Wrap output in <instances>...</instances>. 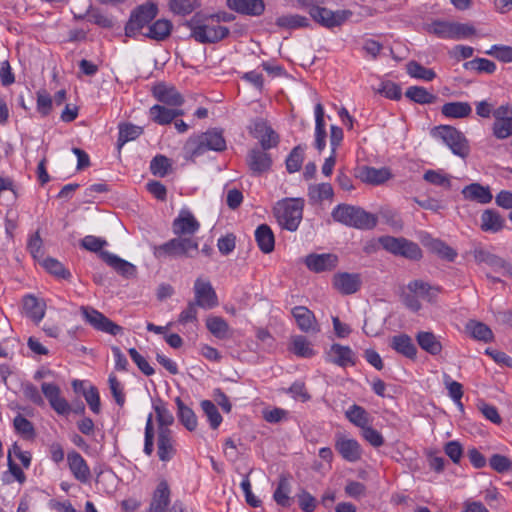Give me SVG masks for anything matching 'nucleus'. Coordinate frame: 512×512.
Returning a JSON list of instances; mask_svg holds the SVG:
<instances>
[{
    "label": "nucleus",
    "mask_w": 512,
    "mask_h": 512,
    "mask_svg": "<svg viewBox=\"0 0 512 512\" xmlns=\"http://www.w3.org/2000/svg\"><path fill=\"white\" fill-rule=\"evenodd\" d=\"M431 250L436 253L439 257L448 261H453L457 256L454 249L446 245L444 242L434 239L430 243Z\"/></svg>",
    "instance_id": "nucleus-61"
},
{
    "label": "nucleus",
    "mask_w": 512,
    "mask_h": 512,
    "mask_svg": "<svg viewBox=\"0 0 512 512\" xmlns=\"http://www.w3.org/2000/svg\"><path fill=\"white\" fill-rule=\"evenodd\" d=\"M338 262V256L333 253H311L304 259L307 268L315 273L332 271L337 267Z\"/></svg>",
    "instance_id": "nucleus-13"
},
{
    "label": "nucleus",
    "mask_w": 512,
    "mask_h": 512,
    "mask_svg": "<svg viewBox=\"0 0 512 512\" xmlns=\"http://www.w3.org/2000/svg\"><path fill=\"white\" fill-rule=\"evenodd\" d=\"M470 253L474 261L479 265L485 264L495 271L505 267V262L502 258L482 247H475Z\"/></svg>",
    "instance_id": "nucleus-27"
},
{
    "label": "nucleus",
    "mask_w": 512,
    "mask_h": 512,
    "mask_svg": "<svg viewBox=\"0 0 512 512\" xmlns=\"http://www.w3.org/2000/svg\"><path fill=\"white\" fill-rule=\"evenodd\" d=\"M195 304L204 309H211L218 305V298L210 281L197 278L194 283Z\"/></svg>",
    "instance_id": "nucleus-12"
},
{
    "label": "nucleus",
    "mask_w": 512,
    "mask_h": 512,
    "mask_svg": "<svg viewBox=\"0 0 512 512\" xmlns=\"http://www.w3.org/2000/svg\"><path fill=\"white\" fill-rule=\"evenodd\" d=\"M398 256H402L410 260H419L422 257V251L417 243L403 238Z\"/></svg>",
    "instance_id": "nucleus-60"
},
{
    "label": "nucleus",
    "mask_w": 512,
    "mask_h": 512,
    "mask_svg": "<svg viewBox=\"0 0 512 512\" xmlns=\"http://www.w3.org/2000/svg\"><path fill=\"white\" fill-rule=\"evenodd\" d=\"M23 310L27 317L36 324H39L45 316L46 302L32 294H28L23 298Z\"/></svg>",
    "instance_id": "nucleus-21"
},
{
    "label": "nucleus",
    "mask_w": 512,
    "mask_h": 512,
    "mask_svg": "<svg viewBox=\"0 0 512 512\" xmlns=\"http://www.w3.org/2000/svg\"><path fill=\"white\" fill-rule=\"evenodd\" d=\"M427 31L441 39L462 40L476 33L473 25L454 21L436 20L427 26Z\"/></svg>",
    "instance_id": "nucleus-5"
},
{
    "label": "nucleus",
    "mask_w": 512,
    "mask_h": 512,
    "mask_svg": "<svg viewBox=\"0 0 512 512\" xmlns=\"http://www.w3.org/2000/svg\"><path fill=\"white\" fill-rule=\"evenodd\" d=\"M201 6L200 0H169L168 7L176 15H188Z\"/></svg>",
    "instance_id": "nucleus-49"
},
{
    "label": "nucleus",
    "mask_w": 512,
    "mask_h": 512,
    "mask_svg": "<svg viewBox=\"0 0 512 512\" xmlns=\"http://www.w3.org/2000/svg\"><path fill=\"white\" fill-rule=\"evenodd\" d=\"M359 178L368 184L380 185L391 178L388 168L364 167L361 169Z\"/></svg>",
    "instance_id": "nucleus-32"
},
{
    "label": "nucleus",
    "mask_w": 512,
    "mask_h": 512,
    "mask_svg": "<svg viewBox=\"0 0 512 512\" xmlns=\"http://www.w3.org/2000/svg\"><path fill=\"white\" fill-rule=\"evenodd\" d=\"M185 26L191 31V37L202 44L217 43L226 38L230 31L217 23L210 14L196 13Z\"/></svg>",
    "instance_id": "nucleus-1"
},
{
    "label": "nucleus",
    "mask_w": 512,
    "mask_h": 512,
    "mask_svg": "<svg viewBox=\"0 0 512 512\" xmlns=\"http://www.w3.org/2000/svg\"><path fill=\"white\" fill-rule=\"evenodd\" d=\"M304 160V150L297 146L292 149L286 159V169L289 173H295L300 170Z\"/></svg>",
    "instance_id": "nucleus-58"
},
{
    "label": "nucleus",
    "mask_w": 512,
    "mask_h": 512,
    "mask_svg": "<svg viewBox=\"0 0 512 512\" xmlns=\"http://www.w3.org/2000/svg\"><path fill=\"white\" fill-rule=\"evenodd\" d=\"M171 169V161L164 155L155 156L150 163V170L153 175L164 177Z\"/></svg>",
    "instance_id": "nucleus-57"
},
{
    "label": "nucleus",
    "mask_w": 512,
    "mask_h": 512,
    "mask_svg": "<svg viewBox=\"0 0 512 512\" xmlns=\"http://www.w3.org/2000/svg\"><path fill=\"white\" fill-rule=\"evenodd\" d=\"M172 228L175 235H193L199 230L200 223L191 212L182 210L174 219Z\"/></svg>",
    "instance_id": "nucleus-18"
},
{
    "label": "nucleus",
    "mask_w": 512,
    "mask_h": 512,
    "mask_svg": "<svg viewBox=\"0 0 512 512\" xmlns=\"http://www.w3.org/2000/svg\"><path fill=\"white\" fill-rule=\"evenodd\" d=\"M251 134L258 139L263 150L274 148L279 143V136L272 127L264 120L254 122Z\"/></svg>",
    "instance_id": "nucleus-16"
},
{
    "label": "nucleus",
    "mask_w": 512,
    "mask_h": 512,
    "mask_svg": "<svg viewBox=\"0 0 512 512\" xmlns=\"http://www.w3.org/2000/svg\"><path fill=\"white\" fill-rule=\"evenodd\" d=\"M170 503V488L165 480L158 483L149 506V512H166Z\"/></svg>",
    "instance_id": "nucleus-24"
},
{
    "label": "nucleus",
    "mask_w": 512,
    "mask_h": 512,
    "mask_svg": "<svg viewBox=\"0 0 512 512\" xmlns=\"http://www.w3.org/2000/svg\"><path fill=\"white\" fill-rule=\"evenodd\" d=\"M199 243L196 238L176 237L155 248L156 257H194L198 253Z\"/></svg>",
    "instance_id": "nucleus-6"
},
{
    "label": "nucleus",
    "mask_w": 512,
    "mask_h": 512,
    "mask_svg": "<svg viewBox=\"0 0 512 512\" xmlns=\"http://www.w3.org/2000/svg\"><path fill=\"white\" fill-rule=\"evenodd\" d=\"M81 314L84 320L92 326L95 330L116 336L120 333H122L123 328L119 326L118 324L111 321L109 318H107L104 314L99 312L98 310L89 307V306H82Z\"/></svg>",
    "instance_id": "nucleus-10"
},
{
    "label": "nucleus",
    "mask_w": 512,
    "mask_h": 512,
    "mask_svg": "<svg viewBox=\"0 0 512 512\" xmlns=\"http://www.w3.org/2000/svg\"><path fill=\"white\" fill-rule=\"evenodd\" d=\"M377 92L388 99L399 100L401 98V88L391 81H383L377 88Z\"/></svg>",
    "instance_id": "nucleus-63"
},
{
    "label": "nucleus",
    "mask_w": 512,
    "mask_h": 512,
    "mask_svg": "<svg viewBox=\"0 0 512 512\" xmlns=\"http://www.w3.org/2000/svg\"><path fill=\"white\" fill-rule=\"evenodd\" d=\"M502 63L512 62V46L495 44L484 52Z\"/></svg>",
    "instance_id": "nucleus-54"
},
{
    "label": "nucleus",
    "mask_w": 512,
    "mask_h": 512,
    "mask_svg": "<svg viewBox=\"0 0 512 512\" xmlns=\"http://www.w3.org/2000/svg\"><path fill=\"white\" fill-rule=\"evenodd\" d=\"M407 289L413 293H416L420 299L427 302H434L440 293V288L432 286L422 280H413L408 283Z\"/></svg>",
    "instance_id": "nucleus-28"
},
{
    "label": "nucleus",
    "mask_w": 512,
    "mask_h": 512,
    "mask_svg": "<svg viewBox=\"0 0 512 512\" xmlns=\"http://www.w3.org/2000/svg\"><path fill=\"white\" fill-rule=\"evenodd\" d=\"M41 391L48 400L51 408L59 415L69 414L71 407L68 401L61 396L60 387L54 383L43 382Z\"/></svg>",
    "instance_id": "nucleus-14"
},
{
    "label": "nucleus",
    "mask_w": 512,
    "mask_h": 512,
    "mask_svg": "<svg viewBox=\"0 0 512 512\" xmlns=\"http://www.w3.org/2000/svg\"><path fill=\"white\" fill-rule=\"evenodd\" d=\"M184 114L181 109H171L162 105H154L149 110L150 118L159 125L170 124L178 116Z\"/></svg>",
    "instance_id": "nucleus-29"
},
{
    "label": "nucleus",
    "mask_w": 512,
    "mask_h": 512,
    "mask_svg": "<svg viewBox=\"0 0 512 512\" xmlns=\"http://www.w3.org/2000/svg\"><path fill=\"white\" fill-rule=\"evenodd\" d=\"M13 425L17 433L26 439H32L35 436V429L33 424L26 419L23 415L18 414L14 420Z\"/></svg>",
    "instance_id": "nucleus-55"
},
{
    "label": "nucleus",
    "mask_w": 512,
    "mask_h": 512,
    "mask_svg": "<svg viewBox=\"0 0 512 512\" xmlns=\"http://www.w3.org/2000/svg\"><path fill=\"white\" fill-rule=\"evenodd\" d=\"M345 415L351 423L361 429L370 423L369 414L363 407L356 404L350 406L346 410Z\"/></svg>",
    "instance_id": "nucleus-47"
},
{
    "label": "nucleus",
    "mask_w": 512,
    "mask_h": 512,
    "mask_svg": "<svg viewBox=\"0 0 512 512\" xmlns=\"http://www.w3.org/2000/svg\"><path fill=\"white\" fill-rule=\"evenodd\" d=\"M158 14V6L154 2H146L136 7L130 15L125 26V34L128 37H136L142 34V29L149 24Z\"/></svg>",
    "instance_id": "nucleus-8"
},
{
    "label": "nucleus",
    "mask_w": 512,
    "mask_h": 512,
    "mask_svg": "<svg viewBox=\"0 0 512 512\" xmlns=\"http://www.w3.org/2000/svg\"><path fill=\"white\" fill-rule=\"evenodd\" d=\"M156 96L159 101L173 106H180L183 103L182 96L174 88H158Z\"/></svg>",
    "instance_id": "nucleus-56"
},
{
    "label": "nucleus",
    "mask_w": 512,
    "mask_h": 512,
    "mask_svg": "<svg viewBox=\"0 0 512 512\" xmlns=\"http://www.w3.org/2000/svg\"><path fill=\"white\" fill-rule=\"evenodd\" d=\"M246 162L254 175H261L269 171L272 166L270 155L258 148H253L248 152Z\"/></svg>",
    "instance_id": "nucleus-19"
},
{
    "label": "nucleus",
    "mask_w": 512,
    "mask_h": 512,
    "mask_svg": "<svg viewBox=\"0 0 512 512\" xmlns=\"http://www.w3.org/2000/svg\"><path fill=\"white\" fill-rule=\"evenodd\" d=\"M43 266L49 273L59 278L68 279L71 276L70 272L65 269L63 264L54 258L45 259L43 262Z\"/></svg>",
    "instance_id": "nucleus-62"
},
{
    "label": "nucleus",
    "mask_w": 512,
    "mask_h": 512,
    "mask_svg": "<svg viewBox=\"0 0 512 512\" xmlns=\"http://www.w3.org/2000/svg\"><path fill=\"white\" fill-rule=\"evenodd\" d=\"M441 112L445 117L458 119L468 117L472 108L468 102H448L442 106Z\"/></svg>",
    "instance_id": "nucleus-40"
},
{
    "label": "nucleus",
    "mask_w": 512,
    "mask_h": 512,
    "mask_svg": "<svg viewBox=\"0 0 512 512\" xmlns=\"http://www.w3.org/2000/svg\"><path fill=\"white\" fill-rule=\"evenodd\" d=\"M69 469L75 479L86 483L90 478V468L85 459L76 451L69 452L67 455Z\"/></svg>",
    "instance_id": "nucleus-22"
},
{
    "label": "nucleus",
    "mask_w": 512,
    "mask_h": 512,
    "mask_svg": "<svg viewBox=\"0 0 512 512\" xmlns=\"http://www.w3.org/2000/svg\"><path fill=\"white\" fill-rule=\"evenodd\" d=\"M154 426H153V416L152 414H149L146 420L145 424V431H144V448L143 452L147 456H151L154 451Z\"/></svg>",
    "instance_id": "nucleus-59"
},
{
    "label": "nucleus",
    "mask_w": 512,
    "mask_h": 512,
    "mask_svg": "<svg viewBox=\"0 0 512 512\" xmlns=\"http://www.w3.org/2000/svg\"><path fill=\"white\" fill-rule=\"evenodd\" d=\"M309 19L298 14L281 15L276 19L275 24L284 29H298L309 26Z\"/></svg>",
    "instance_id": "nucleus-43"
},
{
    "label": "nucleus",
    "mask_w": 512,
    "mask_h": 512,
    "mask_svg": "<svg viewBox=\"0 0 512 512\" xmlns=\"http://www.w3.org/2000/svg\"><path fill=\"white\" fill-rule=\"evenodd\" d=\"M226 141L221 131L208 130L200 135L190 137L185 144V152L191 157H198L207 151H223Z\"/></svg>",
    "instance_id": "nucleus-3"
},
{
    "label": "nucleus",
    "mask_w": 512,
    "mask_h": 512,
    "mask_svg": "<svg viewBox=\"0 0 512 512\" xmlns=\"http://www.w3.org/2000/svg\"><path fill=\"white\" fill-rule=\"evenodd\" d=\"M463 67L466 70L475 71L477 73H486L493 74L497 67L496 64L486 58H476L470 61H467L463 64Z\"/></svg>",
    "instance_id": "nucleus-50"
},
{
    "label": "nucleus",
    "mask_w": 512,
    "mask_h": 512,
    "mask_svg": "<svg viewBox=\"0 0 512 512\" xmlns=\"http://www.w3.org/2000/svg\"><path fill=\"white\" fill-rule=\"evenodd\" d=\"M481 229L485 232L497 233L504 227V218L495 210L487 209L481 214Z\"/></svg>",
    "instance_id": "nucleus-33"
},
{
    "label": "nucleus",
    "mask_w": 512,
    "mask_h": 512,
    "mask_svg": "<svg viewBox=\"0 0 512 512\" xmlns=\"http://www.w3.org/2000/svg\"><path fill=\"white\" fill-rule=\"evenodd\" d=\"M335 221L357 229H372L377 225V217L360 207L339 204L332 210Z\"/></svg>",
    "instance_id": "nucleus-2"
},
{
    "label": "nucleus",
    "mask_w": 512,
    "mask_h": 512,
    "mask_svg": "<svg viewBox=\"0 0 512 512\" xmlns=\"http://www.w3.org/2000/svg\"><path fill=\"white\" fill-rule=\"evenodd\" d=\"M291 344V350L297 356L309 358L315 354L310 342L302 335L294 336Z\"/></svg>",
    "instance_id": "nucleus-53"
},
{
    "label": "nucleus",
    "mask_w": 512,
    "mask_h": 512,
    "mask_svg": "<svg viewBox=\"0 0 512 512\" xmlns=\"http://www.w3.org/2000/svg\"><path fill=\"white\" fill-rule=\"evenodd\" d=\"M227 6L237 13L259 16L265 10L263 0H227Z\"/></svg>",
    "instance_id": "nucleus-23"
},
{
    "label": "nucleus",
    "mask_w": 512,
    "mask_h": 512,
    "mask_svg": "<svg viewBox=\"0 0 512 512\" xmlns=\"http://www.w3.org/2000/svg\"><path fill=\"white\" fill-rule=\"evenodd\" d=\"M290 483L287 478L281 477L279 479L276 490L273 493V499L282 507H290L293 499L290 497Z\"/></svg>",
    "instance_id": "nucleus-46"
},
{
    "label": "nucleus",
    "mask_w": 512,
    "mask_h": 512,
    "mask_svg": "<svg viewBox=\"0 0 512 512\" xmlns=\"http://www.w3.org/2000/svg\"><path fill=\"white\" fill-rule=\"evenodd\" d=\"M405 96L418 104H432L437 100L436 95L430 93L426 88L421 86L409 87L405 92Z\"/></svg>",
    "instance_id": "nucleus-44"
},
{
    "label": "nucleus",
    "mask_w": 512,
    "mask_h": 512,
    "mask_svg": "<svg viewBox=\"0 0 512 512\" xmlns=\"http://www.w3.org/2000/svg\"><path fill=\"white\" fill-rule=\"evenodd\" d=\"M407 73L412 77L424 81H432L436 77V73L426 68L416 61H410L407 64Z\"/></svg>",
    "instance_id": "nucleus-52"
},
{
    "label": "nucleus",
    "mask_w": 512,
    "mask_h": 512,
    "mask_svg": "<svg viewBox=\"0 0 512 512\" xmlns=\"http://www.w3.org/2000/svg\"><path fill=\"white\" fill-rule=\"evenodd\" d=\"M462 194L465 199L476 201L481 204L490 203L493 195L488 186L479 183H472L463 188Z\"/></svg>",
    "instance_id": "nucleus-26"
},
{
    "label": "nucleus",
    "mask_w": 512,
    "mask_h": 512,
    "mask_svg": "<svg viewBox=\"0 0 512 512\" xmlns=\"http://www.w3.org/2000/svg\"><path fill=\"white\" fill-rule=\"evenodd\" d=\"M307 10L315 22L329 29L341 26L352 16L349 10L333 11L313 4L307 5Z\"/></svg>",
    "instance_id": "nucleus-9"
},
{
    "label": "nucleus",
    "mask_w": 512,
    "mask_h": 512,
    "mask_svg": "<svg viewBox=\"0 0 512 512\" xmlns=\"http://www.w3.org/2000/svg\"><path fill=\"white\" fill-rule=\"evenodd\" d=\"M466 328L470 335L476 340L483 341L485 343L493 340L492 330L482 322L470 321Z\"/></svg>",
    "instance_id": "nucleus-48"
},
{
    "label": "nucleus",
    "mask_w": 512,
    "mask_h": 512,
    "mask_svg": "<svg viewBox=\"0 0 512 512\" xmlns=\"http://www.w3.org/2000/svg\"><path fill=\"white\" fill-rule=\"evenodd\" d=\"M333 287L343 295L356 293L361 287V276L358 273L340 272L333 276Z\"/></svg>",
    "instance_id": "nucleus-17"
},
{
    "label": "nucleus",
    "mask_w": 512,
    "mask_h": 512,
    "mask_svg": "<svg viewBox=\"0 0 512 512\" xmlns=\"http://www.w3.org/2000/svg\"><path fill=\"white\" fill-rule=\"evenodd\" d=\"M291 313L301 331L306 333L319 331L315 315L307 307L296 306L291 310Z\"/></svg>",
    "instance_id": "nucleus-20"
},
{
    "label": "nucleus",
    "mask_w": 512,
    "mask_h": 512,
    "mask_svg": "<svg viewBox=\"0 0 512 512\" xmlns=\"http://www.w3.org/2000/svg\"><path fill=\"white\" fill-rule=\"evenodd\" d=\"M303 207L302 199L281 200L274 207V215L282 228L293 232L302 220Z\"/></svg>",
    "instance_id": "nucleus-4"
},
{
    "label": "nucleus",
    "mask_w": 512,
    "mask_h": 512,
    "mask_svg": "<svg viewBox=\"0 0 512 512\" xmlns=\"http://www.w3.org/2000/svg\"><path fill=\"white\" fill-rule=\"evenodd\" d=\"M329 355L332 362L339 366L345 367L354 364V353L348 346L333 344L330 348Z\"/></svg>",
    "instance_id": "nucleus-38"
},
{
    "label": "nucleus",
    "mask_w": 512,
    "mask_h": 512,
    "mask_svg": "<svg viewBox=\"0 0 512 512\" xmlns=\"http://www.w3.org/2000/svg\"><path fill=\"white\" fill-rule=\"evenodd\" d=\"M334 447L346 462L356 463L362 458L363 450L360 443L345 433L335 434Z\"/></svg>",
    "instance_id": "nucleus-11"
},
{
    "label": "nucleus",
    "mask_w": 512,
    "mask_h": 512,
    "mask_svg": "<svg viewBox=\"0 0 512 512\" xmlns=\"http://www.w3.org/2000/svg\"><path fill=\"white\" fill-rule=\"evenodd\" d=\"M200 406L206 416L209 425L212 429H217L222 423V416L218 411L216 405L210 400H203L200 403Z\"/></svg>",
    "instance_id": "nucleus-51"
},
{
    "label": "nucleus",
    "mask_w": 512,
    "mask_h": 512,
    "mask_svg": "<svg viewBox=\"0 0 512 512\" xmlns=\"http://www.w3.org/2000/svg\"><path fill=\"white\" fill-rule=\"evenodd\" d=\"M391 347L407 358L414 359L417 355V348L412 338L406 334L396 335L391 340Z\"/></svg>",
    "instance_id": "nucleus-35"
},
{
    "label": "nucleus",
    "mask_w": 512,
    "mask_h": 512,
    "mask_svg": "<svg viewBox=\"0 0 512 512\" xmlns=\"http://www.w3.org/2000/svg\"><path fill=\"white\" fill-rule=\"evenodd\" d=\"M206 327L209 332L218 339L228 337L229 325L227 321L220 316H209L206 319Z\"/></svg>",
    "instance_id": "nucleus-45"
},
{
    "label": "nucleus",
    "mask_w": 512,
    "mask_h": 512,
    "mask_svg": "<svg viewBox=\"0 0 512 512\" xmlns=\"http://www.w3.org/2000/svg\"><path fill=\"white\" fill-rule=\"evenodd\" d=\"M177 453V443L172 430L157 431V455L161 462L171 461Z\"/></svg>",
    "instance_id": "nucleus-15"
},
{
    "label": "nucleus",
    "mask_w": 512,
    "mask_h": 512,
    "mask_svg": "<svg viewBox=\"0 0 512 512\" xmlns=\"http://www.w3.org/2000/svg\"><path fill=\"white\" fill-rule=\"evenodd\" d=\"M315 114V147L322 151L326 146L325 114L321 103H317L314 109Z\"/></svg>",
    "instance_id": "nucleus-31"
},
{
    "label": "nucleus",
    "mask_w": 512,
    "mask_h": 512,
    "mask_svg": "<svg viewBox=\"0 0 512 512\" xmlns=\"http://www.w3.org/2000/svg\"><path fill=\"white\" fill-rule=\"evenodd\" d=\"M154 411L156 413L157 420V431L163 430H171L170 426L174 423V416L171 411L167 408L166 404L159 400L153 405Z\"/></svg>",
    "instance_id": "nucleus-42"
},
{
    "label": "nucleus",
    "mask_w": 512,
    "mask_h": 512,
    "mask_svg": "<svg viewBox=\"0 0 512 512\" xmlns=\"http://www.w3.org/2000/svg\"><path fill=\"white\" fill-rule=\"evenodd\" d=\"M119 135L117 148L120 150L127 142L137 139L142 133L143 128L131 123H122L119 125Z\"/></svg>",
    "instance_id": "nucleus-41"
},
{
    "label": "nucleus",
    "mask_w": 512,
    "mask_h": 512,
    "mask_svg": "<svg viewBox=\"0 0 512 512\" xmlns=\"http://www.w3.org/2000/svg\"><path fill=\"white\" fill-rule=\"evenodd\" d=\"M333 195V187L329 183L314 184L310 185L308 188V198L312 204H317L324 200H331Z\"/></svg>",
    "instance_id": "nucleus-39"
},
{
    "label": "nucleus",
    "mask_w": 512,
    "mask_h": 512,
    "mask_svg": "<svg viewBox=\"0 0 512 512\" xmlns=\"http://www.w3.org/2000/svg\"><path fill=\"white\" fill-rule=\"evenodd\" d=\"M172 28L173 25L171 21L167 19H158L152 23L148 27L147 32L142 33V35L156 41H163L170 36Z\"/></svg>",
    "instance_id": "nucleus-34"
},
{
    "label": "nucleus",
    "mask_w": 512,
    "mask_h": 512,
    "mask_svg": "<svg viewBox=\"0 0 512 512\" xmlns=\"http://www.w3.org/2000/svg\"><path fill=\"white\" fill-rule=\"evenodd\" d=\"M432 135L443 141L454 155L465 158L469 154V144L462 132L452 126L442 125L432 130Z\"/></svg>",
    "instance_id": "nucleus-7"
},
{
    "label": "nucleus",
    "mask_w": 512,
    "mask_h": 512,
    "mask_svg": "<svg viewBox=\"0 0 512 512\" xmlns=\"http://www.w3.org/2000/svg\"><path fill=\"white\" fill-rule=\"evenodd\" d=\"M175 403L179 421L187 430L194 431L198 425L197 416L194 411L185 405L180 397L175 398Z\"/></svg>",
    "instance_id": "nucleus-36"
},
{
    "label": "nucleus",
    "mask_w": 512,
    "mask_h": 512,
    "mask_svg": "<svg viewBox=\"0 0 512 512\" xmlns=\"http://www.w3.org/2000/svg\"><path fill=\"white\" fill-rule=\"evenodd\" d=\"M100 257L107 265L112 267L119 274L125 277H131L135 275V266L128 261L118 257L117 255L108 251H103L101 252Z\"/></svg>",
    "instance_id": "nucleus-25"
},
{
    "label": "nucleus",
    "mask_w": 512,
    "mask_h": 512,
    "mask_svg": "<svg viewBox=\"0 0 512 512\" xmlns=\"http://www.w3.org/2000/svg\"><path fill=\"white\" fill-rule=\"evenodd\" d=\"M416 340L420 348L432 356L439 355L443 349L439 337L432 332L420 331L416 335Z\"/></svg>",
    "instance_id": "nucleus-30"
},
{
    "label": "nucleus",
    "mask_w": 512,
    "mask_h": 512,
    "mask_svg": "<svg viewBox=\"0 0 512 512\" xmlns=\"http://www.w3.org/2000/svg\"><path fill=\"white\" fill-rule=\"evenodd\" d=\"M493 134L498 139H505L512 135V118L495 120Z\"/></svg>",
    "instance_id": "nucleus-64"
},
{
    "label": "nucleus",
    "mask_w": 512,
    "mask_h": 512,
    "mask_svg": "<svg viewBox=\"0 0 512 512\" xmlns=\"http://www.w3.org/2000/svg\"><path fill=\"white\" fill-rule=\"evenodd\" d=\"M255 239L259 249L263 253L268 254L273 251L275 244L274 234L268 225L262 224L257 227L255 230Z\"/></svg>",
    "instance_id": "nucleus-37"
}]
</instances>
